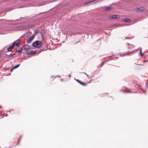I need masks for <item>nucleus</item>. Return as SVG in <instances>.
<instances>
[{
  "label": "nucleus",
  "mask_w": 148,
  "mask_h": 148,
  "mask_svg": "<svg viewBox=\"0 0 148 148\" xmlns=\"http://www.w3.org/2000/svg\"><path fill=\"white\" fill-rule=\"evenodd\" d=\"M42 42L39 40H36L32 43V46L34 47H36L39 48L42 46Z\"/></svg>",
  "instance_id": "obj_1"
},
{
  "label": "nucleus",
  "mask_w": 148,
  "mask_h": 148,
  "mask_svg": "<svg viewBox=\"0 0 148 148\" xmlns=\"http://www.w3.org/2000/svg\"><path fill=\"white\" fill-rule=\"evenodd\" d=\"M35 37V36L34 35H32L28 39H26V41L27 43L28 44L32 42V40Z\"/></svg>",
  "instance_id": "obj_2"
},
{
  "label": "nucleus",
  "mask_w": 148,
  "mask_h": 148,
  "mask_svg": "<svg viewBox=\"0 0 148 148\" xmlns=\"http://www.w3.org/2000/svg\"><path fill=\"white\" fill-rule=\"evenodd\" d=\"M21 41L20 39H18L16 41H14L13 44H14V46L16 45V46L18 47L21 45Z\"/></svg>",
  "instance_id": "obj_3"
},
{
  "label": "nucleus",
  "mask_w": 148,
  "mask_h": 148,
  "mask_svg": "<svg viewBox=\"0 0 148 148\" xmlns=\"http://www.w3.org/2000/svg\"><path fill=\"white\" fill-rule=\"evenodd\" d=\"M96 3V1H90V2L86 3L84 4V5L85 6H86L89 5H90L92 4H94L95 3Z\"/></svg>",
  "instance_id": "obj_4"
},
{
  "label": "nucleus",
  "mask_w": 148,
  "mask_h": 148,
  "mask_svg": "<svg viewBox=\"0 0 148 148\" xmlns=\"http://www.w3.org/2000/svg\"><path fill=\"white\" fill-rule=\"evenodd\" d=\"M23 49L26 51H28L30 49L29 46L28 45H25L23 46Z\"/></svg>",
  "instance_id": "obj_5"
},
{
  "label": "nucleus",
  "mask_w": 148,
  "mask_h": 148,
  "mask_svg": "<svg viewBox=\"0 0 148 148\" xmlns=\"http://www.w3.org/2000/svg\"><path fill=\"white\" fill-rule=\"evenodd\" d=\"M14 47V44H13L12 45L10 46L7 49V52L11 51L12 49H13Z\"/></svg>",
  "instance_id": "obj_6"
},
{
  "label": "nucleus",
  "mask_w": 148,
  "mask_h": 148,
  "mask_svg": "<svg viewBox=\"0 0 148 148\" xmlns=\"http://www.w3.org/2000/svg\"><path fill=\"white\" fill-rule=\"evenodd\" d=\"M36 53V52L33 51H29L27 53V55L29 56H30L31 54H34Z\"/></svg>",
  "instance_id": "obj_7"
},
{
  "label": "nucleus",
  "mask_w": 148,
  "mask_h": 148,
  "mask_svg": "<svg viewBox=\"0 0 148 148\" xmlns=\"http://www.w3.org/2000/svg\"><path fill=\"white\" fill-rule=\"evenodd\" d=\"M138 50V49H136L134 50L131 52H130V51L128 52H127V54H128V55H131L133 54L135 52L137 51Z\"/></svg>",
  "instance_id": "obj_8"
},
{
  "label": "nucleus",
  "mask_w": 148,
  "mask_h": 148,
  "mask_svg": "<svg viewBox=\"0 0 148 148\" xmlns=\"http://www.w3.org/2000/svg\"><path fill=\"white\" fill-rule=\"evenodd\" d=\"M145 9L144 7H140L137 8V10H136L138 12H141L143 11Z\"/></svg>",
  "instance_id": "obj_9"
},
{
  "label": "nucleus",
  "mask_w": 148,
  "mask_h": 148,
  "mask_svg": "<svg viewBox=\"0 0 148 148\" xmlns=\"http://www.w3.org/2000/svg\"><path fill=\"white\" fill-rule=\"evenodd\" d=\"M123 21L125 22H131V20L128 18H126L123 19Z\"/></svg>",
  "instance_id": "obj_10"
},
{
  "label": "nucleus",
  "mask_w": 148,
  "mask_h": 148,
  "mask_svg": "<svg viewBox=\"0 0 148 148\" xmlns=\"http://www.w3.org/2000/svg\"><path fill=\"white\" fill-rule=\"evenodd\" d=\"M120 16L118 15H114L112 16V19H116L119 18Z\"/></svg>",
  "instance_id": "obj_11"
},
{
  "label": "nucleus",
  "mask_w": 148,
  "mask_h": 148,
  "mask_svg": "<svg viewBox=\"0 0 148 148\" xmlns=\"http://www.w3.org/2000/svg\"><path fill=\"white\" fill-rule=\"evenodd\" d=\"M23 48L21 47L16 51L17 53H21L22 52V50H23Z\"/></svg>",
  "instance_id": "obj_12"
},
{
  "label": "nucleus",
  "mask_w": 148,
  "mask_h": 148,
  "mask_svg": "<svg viewBox=\"0 0 148 148\" xmlns=\"http://www.w3.org/2000/svg\"><path fill=\"white\" fill-rule=\"evenodd\" d=\"M112 8L110 7H106L105 8V10L106 11H108L111 10L112 9Z\"/></svg>",
  "instance_id": "obj_13"
},
{
  "label": "nucleus",
  "mask_w": 148,
  "mask_h": 148,
  "mask_svg": "<svg viewBox=\"0 0 148 148\" xmlns=\"http://www.w3.org/2000/svg\"><path fill=\"white\" fill-rule=\"evenodd\" d=\"M20 64H18L16 66H15L14 67H13V69H15L18 67L20 65Z\"/></svg>",
  "instance_id": "obj_14"
},
{
  "label": "nucleus",
  "mask_w": 148,
  "mask_h": 148,
  "mask_svg": "<svg viewBox=\"0 0 148 148\" xmlns=\"http://www.w3.org/2000/svg\"><path fill=\"white\" fill-rule=\"evenodd\" d=\"M81 84L84 86H87V84L86 83H85L83 82H81Z\"/></svg>",
  "instance_id": "obj_15"
},
{
  "label": "nucleus",
  "mask_w": 148,
  "mask_h": 148,
  "mask_svg": "<svg viewBox=\"0 0 148 148\" xmlns=\"http://www.w3.org/2000/svg\"><path fill=\"white\" fill-rule=\"evenodd\" d=\"M142 49H141V48L140 53V54L141 55V56H143L144 54L142 53Z\"/></svg>",
  "instance_id": "obj_16"
},
{
  "label": "nucleus",
  "mask_w": 148,
  "mask_h": 148,
  "mask_svg": "<svg viewBox=\"0 0 148 148\" xmlns=\"http://www.w3.org/2000/svg\"><path fill=\"white\" fill-rule=\"evenodd\" d=\"M15 55H16V54L15 53H14L13 54H12V53L10 54L9 56H10V57H12L13 56H14Z\"/></svg>",
  "instance_id": "obj_17"
},
{
  "label": "nucleus",
  "mask_w": 148,
  "mask_h": 148,
  "mask_svg": "<svg viewBox=\"0 0 148 148\" xmlns=\"http://www.w3.org/2000/svg\"><path fill=\"white\" fill-rule=\"evenodd\" d=\"M143 91V92H144V93L145 94V95H146L147 94V93H146V91L145 90H144L143 89H141Z\"/></svg>",
  "instance_id": "obj_18"
},
{
  "label": "nucleus",
  "mask_w": 148,
  "mask_h": 148,
  "mask_svg": "<svg viewBox=\"0 0 148 148\" xmlns=\"http://www.w3.org/2000/svg\"><path fill=\"white\" fill-rule=\"evenodd\" d=\"M5 55L7 58H8L9 57H10V56H9L10 55H8L6 54H5Z\"/></svg>",
  "instance_id": "obj_19"
},
{
  "label": "nucleus",
  "mask_w": 148,
  "mask_h": 148,
  "mask_svg": "<svg viewBox=\"0 0 148 148\" xmlns=\"http://www.w3.org/2000/svg\"><path fill=\"white\" fill-rule=\"evenodd\" d=\"M82 73H83L85 74L86 75V76L88 77V78L89 75H88V74H86V73H85L84 72H82Z\"/></svg>",
  "instance_id": "obj_20"
},
{
  "label": "nucleus",
  "mask_w": 148,
  "mask_h": 148,
  "mask_svg": "<svg viewBox=\"0 0 148 148\" xmlns=\"http://www.w3.org/2000/svg\"><path fill=\"white\" fill-rule=\"evenodd\" d=\"M124 92H130V90H124Z\"/></svg>",
  "instance_id": "obj_21"
},
{
  "label": "nucleus",
  "mask_w": 148,
  "mask_h": 148,
  "mask_svg": "<svg viewBox=\"0 0 148 148\" xmlns=\"http://www.w3.org/2000/svg\"><path fill=\"white\" fill-rule=\"evenodd\" d=\"M21 140V138H20L18 140V145L19 144V143L20 141V140Z\"/></svg>",
  "instance_id": "obj_22"
},
{
  "label": "nucleus",
  "mask_w": 148,
  "mask_h": 148,
  "mask_svg": "<svg viewBox=\"0 0 148 148\" xmlns=\"http://www.w3.org/2000/svg\"><path fill=\"white\" fill-rule=\"evenodd\" d=\"M127 55V54H122V55H121V56H125V55Z\"/></svg>",
  "instance_id": "obj_23"
},
{
  "label": "nucleus",
  "mask_w": 148,
  "mask_h": 148,
  "mask_svg": "<svg viewBox=\"0 0 148 148\" xmlns=\"http://www.w3.org/2000/svg\"><path fill=\"white\" fill-rule=\"evenodd\" d=\"M75 79L78 83H79V82H80V80H78V79Z\"/></svg>",
  "instance_id": "obj_24"
},
{
  "label": "nucleus",
  "mask_w": 148,
  "mask_h": 148,
  "mask_svg": "<svg viewBox=\"0 0 148 148\" xmlns=\"http://www.w3.org/2000/svg\"><path fill=\"white\" fill-rule=\"evenodd\" d=\"M61 77V76H60V75H58V76H56L55 77Z\"/></svg>",
  "instance_id": "obj_25"
},
{
  "label": "nucleus",
  "mask_w": 148,
  "mask_h": 148,
  "mask_svg": "<svg viewBox=\"0 0 148 148\" xmlns=\"http://www.w3.org/2000/svg\"><path fill=\"white\" fill-rule=\"evenodd\" d=\"M14 69H13V68L10 70V71L11 72H12L13 70H14Z\"/></svg>",
  "instance_id": "obj_26"
},
{
  "label": "nucleus",
  "mask_w": 148,
  "mask_h": 148,
  "mask_svg": "<svg viewBox=\"0 0 148 148\" xmlns=\"http://www.w3.org/2000/svg\"><path fill=\"white\" fill-rule=\"evenodd\" d=\"M1 115H2V116L3 117L4 116H3V115L1 114V115H0V116H1Z\"/></svg>",
  "instance_id": "obj_27"
},
{
  "label": "nucleus",
  "mask_w": 148,
  "mask_h": 148,
  "mask_svg": "<svg viewBox=\"0 0 148 148\" xmlns=\"http://www.w3.org/2000/svg\"><path fill=\"white\" fill-rule=\"evenodd\" d=\"M20 27L21 28H20V29H22L23 28V27L22 26H21Z\"/></svg>",
  "instance_id": "obj_28"
},
{
  "label": "nucleus",
  "mask_w": 148,
  "mask_h": 148,
  "mask_svg": "<svg viewBox=\"0 0 148 148\" xmlns=\"http://www.w3.org/2000/svg\"><path fill=\"white\" fill-rule=\"evenodd\" d=\"M68 76H69L70 77H71V75H68Z\"/></svg>",
  "instance_id": "obj_29"
},
{
  "label": "nucleus",
  "mask_w": 148,
  "mask_h": 148,
  "mask_svg": "<svg viewBox=\"0 0 148 148\" xmlns=\"http://www.w3.org/2000/svg\"><path fill=\"white\" fill-rule=\"evenodd\" d=\"M103 65V63H102L101 64V66H102Z\"/></svg>",
  "instance_id": "obj_30"
},
{
  "label": "nucleus",
  "mask_w": 148,
  "mask_h": 148,
  "mask_svg": "<svg viewBox=\"0 0 148 148\" xmlns=\"http://www.w3.org/2000/svg\"><path fill=\"white\" fill-rule=\"evenodd\" d=\"M61 81H63V79H61Z\"/></svg>",
  "instance_id": "obj_31"
},
{
  "label": "nucleus",
  "mask_w": 148,
  "mask_h": 148,
  "mask_svg": "<svg viewBox=\"0 0 148 148\" xmlns=\"http://www.w3.org/2000/svg\"><path fill=\"white\" fill-rule=\"evenodd\" d=\"M81 82H81V81H80V82H79V83L80 84H81Z\"/></svg>",
  "instance_id": "obj_32"
},
{
  "label": "nucleus",
  "mask_w": 148,
  "mask_h": 148,
  "mask_svg": "<svg viewBox=\"0 0 148 148\" xmlns=\"http://www.w3.org/2000/svg\"><path fill=\"white\" fill-rule=\"evenodd\" d=\"M53 77H54V76H51V78H53Z\"/></svg>",
  "instance_id": "obj_33"
},
{
  "label": "nucleus",
  "mask_w": 148,
  "mask_h": 148,
  "mask_svg": "<svg viewBox=\"0 0 148 148\" xmlns=\"http://www.w3.org/2000/svg\"><path fill=\"white\" fill-rule=\"evenodd\" d=\"M32 27V26H30V27L29 26V28H31Z\"/></svg>",
  "instance_id": "obj_34"
},
{
  "label": "nucleus",
  "mask_w": 148,
  "mask_h": 148,
  "mask_svg": "<svg viewBox=\"0 0 148 148\" xmlns=\"http://www.w3.org/2000/svg\"><path fill=\"white\" fill-rule=\"evenodd\" d=\"M0 107L1 108H2V107L0 106Z\"/></svg>",
  "instance_id": "obj_35"
},
{
  "label": "nucleus",
  "mask_w": 148,
  "mask_h": 148,
  "mask_svg": "<svg viewBox=\"0 0 148 148\" xmlns=\"http://www.w3.org/2000/svg\"><path fill=\"white\" fill-rule=\"evenodd\" d=\"M11 111V110H10V111H9V112H10Z\"/></svg>",
  "instance_id": "obj_36"
},
{
  "label": "nucleus",
  "mask_w": 148,
  "mask_h": 148,
  "mask_svg": "<svg viewBox=\"0 0 148 148\" xmlns=\"http://www.w3.org/2000/svg\"><path fill=\"white\" fill-rule=\"evenodd\" d=\"M11 110V111H14V110L13 109V110Z\"/></svg>",
  "instance_id": "obj_37"
},
{
  "label": "nucleus",
  "mask_w": 148,
  "mask_h": 148,
  "mask_svg": "<svg viewBox=\"0 0 148 148\" xmlns=\"http://www.w3.org/2000/svg\"><path fill=\"white\" fill-rule=\"evenodd\" d=\"M20 138H21V136H20Z\"/></svg>",
  "instance_id": "obj_38"
},
{
  "label": "nucleus",
  "mask_w": 148,
  "mask_h": 148,
  "mask_svg": "<svg viewBox=\"0 0 148 148\" xmlns=\"http://www.w3.org/2000/svg\"><path fill=\"white\" fill-rule=\"evenodd\" d=\"M134 93H136V92H134Z\"/></svg>",
  "instance_id": "obj_39"
},
{
  "label": "nucleus",
  "mask_w": 148,
  "mask_h": 148,
  "mask_svg": "<svg viewBox=\"0 0 148 148\" xmlns=\"http://www.w3.org/2000/svg\"><path fill=\"white\" fill-rule=\"evenodd\" d=\"M0 148H1V147H0Z\"/></svg>",
  "instance_id": "obj_40"
}]
</instances>
